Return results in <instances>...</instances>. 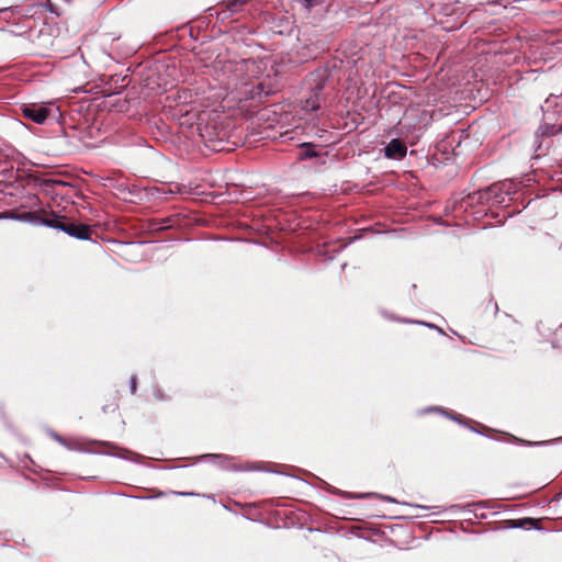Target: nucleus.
<instances>
[{
    "label": "nucleus",
    "mask_w": 562,
    "mask_h": 562,
    "mask_svg": "<svg viewBox=\"0 0 562 562\" xmlns=\"http://www.w3.org/2000/svg\"><path fill=\"white\" fill-rule=\"evenodd\" d=\"M203 459L217 464L222 469H228L232 462V459L225 454H204Z\"/></svg>",
    "instance_id": "9"
},
{
    "label": "nucleus",
    "mask_w": 562,
    "mask_h": 562,
    "mask_svg": "<svg viewBox=\"0 0 562 562\" xmlns=\"http://www.w3.org/2000/svg\"><path fill=\"white\" fill-rule=\"evenodd\" d=\"M22 114L36 124H43L49 114V110L44 105L27 104L22 108Z\"/></svg>",
    "instance_id": "5"
},
{
    "label": "nucleus",
    "mask_w": 562,
    "mask_h": 562,
    "mask_svg": "<svg viewBox=\"0 0 562 562\" xmlns=\"http://www.w3.org/2000/svg\"><path fill=\"white\" fill-rule=\"evenodd\" d=\"M403 322H407V323H413L412 321H407V319H403ZM416 324H419V325H424V326H427L429 328H434L436 330H438L440 334H445L443 330L441 328H439L438 326L434 325V324H430V323H426V322H419V321H416L415 322Z\"/></svg>",
    "instance_id": "16"
},
{
    "label": "nucleus",
    "mask_w": 562,
    "mask_h": 562,
    "mask_svg": "<svg viewBox=\"0 0 562 562\" xmlns=\"http://www.w3.org/2000/svg\"><path fill=\"white\" fill-rule=\"evenodd\" d=\"M559 133H562V122L558 123V124H552V125L548 126L547 128H544V123H541L537 131V135H542V136H553Z\"/></svg>",
    "instance_id": "10"
},
{
    "label": "nucleus",
    "mask_w": 562,
    "mask_h": 562,
    "mask_svg": "<svg viewBox=\"0 0 562 562\" xmlns=\"http://www.w3.org/2000/svg\"><path fill=\"white\" fill-rule=\"evenodd\" d=\"M546 441H539V442H529V446H540V445H544Z\"/></svg>",
    "instance_id": "23"
},
{
    "label": "nucleus",
    "mask_w": 562,
    "mask_h": 562,
    "mask_svg": "<svg viewBox=\"0 0 562 562\" xmlns=\"http://www.w3.org/2000/svg\"><path fill=\"white\" fill-rule=\"evenodd\" d=\"M517 192V184L513 181L505 180L495 182L490 187L480 189L469 194L470 203L507 205L510 195Z\"/></svg>",
    "instance_id": "1"
},
{
    "label": "nucleus",
    "mask_w": 562,
    "mask_h": 562,
    "mask_svg": "<svg viewBox=\"0 0 562 562\" xmlns=\"http://www.w3.org/2000/svg\"><path fill=\"white\" fill-rule=\"evenodd\" d=\"M406 145L397 138H393L384 148V156L390 159H403L406 156Z\"/></svg>",
    "instance_id": "7"
},
{
    "label": "nucleus",
    "mask_w": 562,
    "mask_h": 562,
    "mask_svg": "<svg viewBox=\"0 0 562 562\" xmlns=\"http://www.w3.org/2000/svg\"><path fill=\"white\" fill-rule=\"evenodd\" d=\"M52 437H53L56 441H58L60 445H63V446H65V447H67V448H69V449H70V446H68V443H67L66 439H65V438H63L61 436H59V435H57V434L53 432V434H52Z\"/></svg>",
    "instance_id": "19"
},
{
    "label": "nucleus",
    "mask_w": 562,
    "mask_h": 562,
    "mask_svg": "<svg viewBox=\"0 0 562 562\" xmlns=\"http://www.w3.org/2000/svg\"><path fill=\"white\" fill-rule=\"evenodd\" d=\"M47 215L36 211H19V222L29 223L34 226H46Z\"/></svg>",
    "instance_id": "8"
},
{
    "label": "nucleus",
    "mask_w": 562,
    "mask_h": 562,
    "mask_svg": "<svg viewBox=\"0 0 562 562\" xmlns=\"http://www.w3.org/2000/svg\"><path fill=\"white\" fill-rule=\"evenodd\" d=\"M46 227L57 229L66 233L68 236L80 240H89L91 229L86 224H77L69 221L64 215H58L55 212H50L47 215Z\"/></svg>",
    "instance_id": "3"
},
{
    "label": "nucleus",
    "mask_w": 562,
    "mask_h": 562,
    "mask_svg": "<svg viewBox=\"0 0 562 562\" xmlns=\"http://www.w3.org/2000/svg\"><path fill=\"white\" fill-rule=\"evenodd\" d=\"M8 11V8L0 9V12Z\"/></svg>",
    "instance_id": "27"
},
{
    "label": "nucleus",
    "mask_w": 562,
    "mask_h": 562,
    "mask_svg": "<svg viewBox=\"0 0 562 562\" xmlns=\"http://www.w3.org/2000/svg\"><path fill=\"white\" fill-rule=\"evenodd\" d=\"M429 412H441V413H443L447 417H449V418H451V419H453V420L460 422V419H459L460 417H459V416H457V415H452V414H450V413H447V412L442 411L440 407H435V406H434V407H427L426 409H424V413H429Z\"/></svg>",
    "instance_id": "15"
},
{
    "label": "nucleus",
    "mask_w": 562,
    "mask_h": 562,
    "mask_svg": "<svg viewBox=\"0 0 562 562\" xmlns=\"http://www.w3.org/2000/svg\"><path fill=\"white\" fill-rule=\"evenodd\" d=\"M57 184H61V186H65V182L63 181H56Z\"/></svg>",
    "instance_id": "26"
},
{
    "label": "nucleus",
    "mask_w": 562,
    "mask_h": 562,
    "mask_svg": "<svg viewBox=\"0 0 562 562\" xmlns=\"http://www.w3.org/2000/svg\"><path fill=\"white\" fill-rule=\"evenodd\" d=\"M154 396H155V398H156V400H158V401H166V400H168V398H169L167 395H165V393L162 392V390H161V389H159V387H156V389L154 390Z\"/></svg>",
    "instance_id": "18"
},
{
    "label": "nucleus",
    "mask_w": 562,
    "mask_h": 562,
    "mask_svg": "<svg viewBox=\"0 0 562 562\" xmlns=\"http://www.w3.org/2000/svg\"><path fill=\"white\" fill-rule=\"evenodd\" d=\"M329 79L327 68H318L311 72L306 78V85L310 89V95L302 100V109L305 111H317L324 102V89Z\"/></svg>",
    "instance_id": "2"
},
{
    "label": "nucleus",
    "mask_w": 562,
    "mask_h": 562,
    "mask_svg": "<svg viewBox=\"0 0 562 562\" xmlns=\"http://www.w3.org/2000/svg\"><path fill=\"white\" fill-rule=\"evenodd\" d=\"M0 220H13L19 222V210H9L1 212Z\"/></svg>",
    "instance_id": "14"
},
{
    "label": "nucleus",
    "mask_w": 562,
    "mask_h": 562,
    "mask_svg": "<svg viewBox=\"0 0 562 562\" xmlns=\"http://www.w3.org/2000/svg\"><path fill=\"white\" fill-rule=\"evenodd\" d=\"M371 496L381 497V498H383V499H385L387 502L396 503V501L394 498H392L391 496H381V495L375 494V493L359 495L358 498H367V497H371Z\"/></svg>",
    "instance_id": "17"
},
{
    "label": "nucleus",
    "mask_w": 562,
    "mask_h": 562,
    "mask_svg": "<svg viewBox=\"0 0 562 562\" xmlns=\"http://www.w3.org/2000/svg\"><path fill=\"white\" fill-rule=\"evenodd\" d=\"M211 127L212 136H215L217 134V128L215 125H209Z\"/></svg>",
    "instance_id": "21"
},
{
    "label": "nucleus",
    "mask_w": 562,
    "mask_h": 562,
    "mask_svg": "<svg viewBox=\"0 0 562 562\" xmlns=\"http://www.w3.org/2000/svg\"><path fill=\"white\" fill-rule=\"evenodd\" d=\"M542 123H544V128L552 124L562 123V106L557 105L554 109H551V104L547 99L542 106Z\"/></svg>",
    "instance_id": "6"
},
{
    "label": "nucleus",
    "mask_w": 562,
    "mask_h": 562,
    "mask_svg": "<svg viewBox=\"0 0 562 562\" xmlns=\"http://www.w3.org/2000/svg\"><path fill=\"white\" fill-rule=\"evenodd\" d=\"M178 495H181V496H187V495H192V493H186V492H179L177 493Z\"/></svg>",
    "instance_id": "25"
},
{
    "label": "nucleus",
    "mask_w": 562,
    "mask_h": 562,
    "mask_svg": "<svg viewBox=\"0 0 562 562\" xmlns=\"http://www.w3.org/2000/svg\"><path fill=\"white\" fill-rule=\"evenodd\" d=\"M200 136L204 140L205 145L212 150L221 151L224 150V143L226 142V133L222 130L217 132L215 136H212L211 127L206 124L204 127L199 128Z\"/></svg>",
    "instance_id": "4"
},
{
    "label": "nucleus",
    "mask_w": 562,
    "mask_h": 562,
    "mask_svg": "<svg viewBox=\"0 0 562 562\" xmlns=\"http://www.w3.org/2000/svg\"><path fill=\"white\" fill-rule=\"evenodd\" d=\"M114 456L119 457L121 459H132L134 461H138L142 458V456L134 453L127 449H122V448L120 449V452L115 453Z\"/></svg>",
    "instance_id": "13"
},
{
    "label": "nucleus",
    "mask_w": 562,
    "mask_h": 562,
    "mask_svg": "<svg viewBox=\"0 0 562 562\" xmlns=\"http://www.w3.org/2000/svg\"><path fill=\"white\" fill-rule=\"evenodd\" d=\"M262 95H269V91H265L263 86L261 82L257 83L252 87V89L249 91V98H261Z\"/></svg>",
    "instance_id": "12"
},
{
    "label": "nucleus",
    "mask_w": 562,
    "mask_h": 562,
    "mask_svg": "<svg viewBox=\"0 0 562 562\" xmlns=\"http://www.w3.org/2000/svg\"><path fill=\"white\" fill-rule=\"evenodd\" d=\"M136 385H137V379H136L135 375H132L131 379H130V389H131V393L132 394H135Z\"/></svg>",
    "instance_id": "20"
},
{
    "label": "nucleus",
    "mask_w": 562,
    "mask_h": 562,
    "mask_svg": "<svg viewBox=\"0 0 562 562\" xmlns=\"http://www.w3.org/2000/svg\"><path fill=\"white\" fill-rule=\"evenodd\" d=\"M102 445H103V446H106V447H112V448H114V447H115L113 443L108 442V441H103V442H102Z\"/></svg>",
    "instance_id": "24"
},
{
    "label": "nucleus",
    "mask_w": 562,
    "mask_h": 562,
    "mask_svg": "<svg viewBox=\"0 0 562 562\" xmlns=\"http://www.w3.org/2000/svg\"><path fill=\"white\" fill-rule=\"evenodd\" d=\"M301 148L302 149L299 154V158L301 160L311 159L317 156L314 146L311 143H303Z\"/></svg>",
    "instance_id": "11"
},
{
    "label": "nucleus",
    "mask_w": 562,
    "mask_h": 562,
    "mask_svg": "<svg viewBox=\"0 0 562 562\" xmlns=\"http://www.w3.org/2000/svg\"><path fill=\"white\" fill-rule=\"evenodd\" d=\"M2 171L5 172V173H9L10 175L9 178H11L13 176V168L12 167H11V169H7L5 168Z\"/></svg>",
    "instance_id": "22"
}]
</instances>
